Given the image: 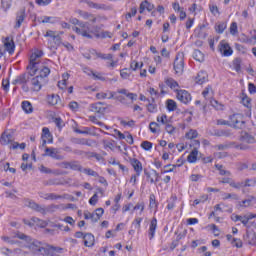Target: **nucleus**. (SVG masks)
Returning a JSON list of instances; mask_svg holds the SVG:
<instances>
[{
	"label": "nucleus",
	"instance_id": "nucleus-1",
	"mask_svg": "<svg viewBox=\"0 0 256 256\" xmlns=\"http://www.w3.org/2000/svg\"><path fill=\"white\" fill-rule=\"evenodd\" d=\"M70 23L74 25L72 27V31H74L76 35H80L85 39H93V37L99 38V33L97 32V30L91 29V27L89 26V22H83L77 18H71Z\"/></svg>",
	"mask_w": 256,
	"mask_h": 256
},
{
	"label": "nucleus",
	"instance_id": "nucleus-2",
	"mask_svg": "<svg viewBox=\"0 0 256 256\" xmlns=\"http://www.w3.org/2000/svg\"><path fill=\"white\" fill-rule=\"evenodd\" d=\"M25 206L29 207V209H33V211L41 213L42 215H47V213H55V211L59 209V205L52 204L45 207L37 204L35 201L30 199L25 200Z\"/></svg>",
	"mask_w": 256,
	"mask_h": 256
},
{
	"label": "nucleus",
	"instance_id": "nucleus-3",
	"mask_svg": "<svg viewBox=\"0 0 256 256\" xmlns=\"http://www.w3.org/2000/svg\"><path fill=\"white\" fill-rule=\"evenodd\" d=\"M41 57H43V51L41 50H36L30 56V63L27 66L28 75H30V77H35V75H37V67L43 64V63H40Z\"/></svg>",
	"mask_w": 256,
	"mask_h": 256
},
{
	"label": "nucleus",
	"instance_id": "nucleus-4",
	"mask_svg": "<svg viewBox=\"0 0 256 256\" xmlns=\"http://www.w3.org/2000/svg\"><path fill=\"white\" fill-rule=\"evenodd\" d=\"M239 141H241V144L235 143L234 148L239 149L240 151H248V149H251L249 144L255 143V137L247 132H241Z\"/></svg>",
	"mask_w": 256,
	"mask_h": 256
},
{
	"label": "nucleus",
	"instance_id": "nucleus-5",
	"mask_svg": "<svg viewBox=\"0 0 256 256\" xmlns=\"http://www.w3.org/2000/svg\"><path fill=\"white\" fill-rule=\"evenodd\" d=\"M173 68L176 75H183L185 69V53L178 52L174 59Z\"/></svg>",
	"mask_w": 256,
	"mask_h": 256
},
{
	"label": "nucleus",
	"instance_id": "nucleus-6",
	"mask_svg": "<svg viewBox=\"0 0 256 256\" xmlns=\"http://www.w3.org/2000/svg\"><path fill=\"white\" fill-rule=\"evenodd\" d=\"M256 199L255 196H247L244 200L238 201L236 203V209L238 211H243V209H247L248 207H253Z\"/></svg>",
	"mask_w": 256,
	"mask_h": 256
},
{
	"label": "nucleus",
	"instance_id": "nucleus-7",
	"mask_svg": "<svg viewBox=\"0 0 256 256\" xmlns=\"http://www.w3.org/2000/svg\"><path fill=\"white\" fill-rule=\"evenodd\" d=\"M231 219L235 223H237V221H240L242 223V225L247 226L249 221H251V219H256V214L248 213L244 216L232 214Z\"/></svg>",
	"mask_w": 256,
	"mask_h": 256
},
{
	"label": "nucleus",
	"instance_id": "nucleus-8",
	"mask_svg": "<svg viewBox=\"0 0 256 256\" xmlns=\"http://www.w3.org/2000/svg\"><path fill=\"white\" fill-rule=\"evenodd\" d=\"M218 50L223 57H231L233 55V48L225 40L220 41Z\"/></svg>",
	"mask_w": 256,
	"mask_h": 256
},
{
	"label": "nucleus",
	"instance_id": "nucleus-9",
	"mask_svg": "<svg viewBox=\"0 0 256 256\" xmlns=\"http://www.w3.org/2000/svg\"><path fill=\"white\" fill-rule=\"evenodd\" d=\"M44 157H51L52 159H56L57 161H63V159H65V156L60 155L59 150L53 147L45 148Z\"/></svg>",
	"mask_w": 256,
	"mask_h": 256
},
{
	"label": "nucleus",
	"instance_id": "nucleus-10",
	"mask_svg": "<svg viewBox=\"0 0 256 256\" xmlns=\"http://www.w3.org/2000/svg\"><path fill=\"white\" fill-rule=\"evenodd\" d=\"M45 83V79L41 78V76H35L31 78L30 85L32 91H39L42 89L43 84Z\"/></svg>",
	"mask_w": 256,
	"mask_h": 256
},
{
	"label": "nucleus",
	"instance_id": "nucleus-11",
	"mask_svg": "<svg viewBox=\"0 0 256 256\" xmlns=\"http://www.w3.org/2000/svg\"><path fill=\"white\" fill-rule=\"evenodd\" d=\"M176 97L178 101H180L181 103H184L185 105H187V103H190L191 101V94L186 90H177Z\"/></svg>",
	"mask_w": 256,
	"mask_h": 256
},
{
	"label": "nucleus",
	"instance_id": "nucleus-12",
	"mask_svg": "<svg viewBox=\"0 0 256 256\" xmlns=\"http://www.w3.org/2000/svg\"><path fill=\"white\" fill-rule=\"evenodd\" d=\"M77 15L85 19L86 21H90V23H97V19L101 18L100 16L96 17L95 14H91L87 11L77 10Z\"/></svg>",
	"mask_w": 256,
	"mask_h": 256
},
{
	"label": "nucleus",
	"instance_id": "nucleus-13",
	"mask_svg": "<svg viewBox=\"0 0 256 256\" xmlns=\"http://www.w3.org/2000/svg\"><path fill=\"white\" fill-rule=\"evenodd\" d=\"M130 164L132 165L137 177L141 176L143 173V164L137 158L130 159Z\"/></svg>",
	"mask_w": 256,
	"mask_h": 256
},
{
	"label": "nucleus",
	"instance_id": "nucleus-14",
	"mask_svg": "<svg viewBox=\"0 0 256 256\" xmlns=\"http://www.w3.org/2000/svg\"><path fill=\"white\" fill-rule=\"evenodd\" d=\"M4 49L9 53V55H13L15 53V42L10 37H6L4 41Z\"/></svg>",
	"mask_w": 256,
	"mask_h": 256
},
{
	"label": "nucleus",
	"instance_id": "nucleus-15",
	"mask_svg": "<svg viewBox=\"0 0 256 256\" xmlns=\"http://www.w3.org/2000/svg\"><path fill=\"white\" fill-rule=\"evenodd\" d=\"M103 105H105L104 102H96L90 105L89 107V111H91L92 113H100L103 114L106 110L105 107H103Z\"/></svg>",
	"mask_w": 256,
	"mask_h": 256
},
{
	"label": "nucleus",
	"instance_id": "nucleus-16",
	"mask_svg": "<svg viewBox=\"0 0 256 256\" xmlns=\"http://www.w3.org/2000/svg\"><path fill=\"white\" fill-rule=\"evenodd\" d=\"M37 71L39 73L37 77H41V79H45V77H49V75L51 74V69L44 64H40L39 66H37Z\"/></svg>",
	"mask_w": 256,
	"mask_h": 256
},
{
	"label": "nucleus",
	"instance_id": "nucleus-17",
	"mask_svg": "<svg viewBox=\"0 0 256 256\" xmlns=\"http://www.w3.org/2000/svg\"><path fill=\"white\" fill-rule=\"evenodd\" d=\"M86 5H88L90 7V9H97L100 11H109V6L105 5V4H99V3H95L93 1L90 0H85Z\"/></svg>",
	"mask_w": 256,
	"mask_h": 256
},
{
	"label": "nucleus",
	"instance_id": "nucleus-18",
	"mask_svg": "<svg viewBox=\"0 0 256 256\" xmlns=\"http://www.w3.org/2000/svg\"><path fill=\"white\" fill-rule=\"evenodd\" d=\"M144 175L147 177L151 184L158 183L159 181V173H157V170H151L150 172L145 170Z\"/></svg>",
	"mask_w": 256,
	"mask_h": 256
},
{
	"label": "nucleus",
	"instance_id": "nucleus-19",
	"mask_svg": "<svg viewBox=\"0 0 256 256\" xmlns=\"http://www.w3.org/2000/svg\"><path fill=\"white\" fill-rule=\"evenodd\" d=\"M25 17V8H22L17 13L15 29H19V27H21L22 23L25 21Z\"/></svg>",
	"mask_w": 256,
	"mask_h": 256
},
{
	"label": "nucleus",
	"instance_id": "nucleus-20",
	"mask_svg": "<svg viewBox=\"0 0 256 256\" xmlns=\"http://www.w3.org/2000/svg\"><path fill=\"white\" fill-rule=\"evenodd\" d=\"M244 240L248 245L256 244V233L254 231H246V235L244 236Z\"/></svg>",
	"mask_w": 256,
	"mask_h": 256
},
{
	"label": "nucleus",
	"instance_id": "nucleus-21",
	"mask_svg": "<svg viewBox=\"0 0 256 256\" xmlns=\"http://www.w3.org/2000/svg\"><path fill=\"white\" fill-rule=\"evenodd\" d=\"M42 141H43V145H47L48 143H51V141H53V138L51 136V132L49 131V128H43L42 129Z\"/></svg>",
	"mask_w": 256,
	"mask_h": 256
},
{
	"label": "nucleus",
	"instance_id": "nucleus-22",
	"mask_svg": "<svg viewBox=\"0 0 256 256\" xmlns=\"http://www.w3.org/2000/svg\"><path fill=\"white\" fill-rule=\"evenodd\" d=\"M27 81H29V76L25 73L20 74L16 77V79L13 80V85H25L27 84Z\"/></svg>",
	"mask_w": 256,
	"mask_h": 256
},
{
	"label": "nucleus",
	"instance_id": "nucleus-23",
	"mask_svg": "<svg viewBox=\"0 0 256 256\" xmlns=\"http://www.w3.org/2000/svg\"><path fill=\"white\" fill-rule=\"evenodd\" d=\"M96 99H115V92L107 90L106 92H99L96 94Z\"/></svg>",
	"mask_w": 256,
	"mask_h": 256
},
{
	"label": "nucleus",
	"instance_id": "nucleus-24",
	"mask_svg": "<svg viewBox=\"0 0 256 256\" xmlns=\"http://www.w3.org/2000/svg\"><path fill=\"white\" fill-rule=\"evenodd\" d=\"M84 245L85 247H93L95 245V236L91 233H86L84 235Z\"/></svg>",
	"mask_w": 256,
	"mask_h": 256
},
{
	"label": "nucleus",
	"instance_id": "nucleus-25",
	"mask_svg": "<svg viewBox=\"0 0 256 256\" xmlns=\"http://www.w3.org/2000/svg\"><path fill=\"white\" fill-rule=\"evenodd\" d=\"M165 84L167 85V87H170V89L175 91V93H177V91H179V83L177 81H175V79L166 78L165 79Z\"/></svg>",
	"mask_w": 256,
	"mask_h": 256
},
{
	"label": "nucleus",
	"instance_id": "nucleus-26",
	"mask_svg": "<svg viewBox=\"0 0 256 256\" xmlns=\"http://www.w3.org/2000/svg\"><path fill=\"white\" fill-rule=\"evenodd\" d=\"M42 199H45L46 201H55L57 199H65L66 196L63 195H57L55 193H47V194H43L41 195Z\"/></svg>",
	"mask_w": 256,
	"mask_h": 256
},
{
	"label": "nucleus",
	"instance_id": "nucleus-27",
	"mask_svg": "<svg viewBox=\"0 0 256 256\" xmlns=\"http://www.w3.org/2000/svg\"><path fill=\"white\" fill-rule=\"evenodd\" d=\"M145 9H147L148 11H153V9H155V6L151 3H149V1L144 0L140 4L139 13H141V14L144 13Z\"/></svg>",
	"mask_w": 256,
	"mask_h": 256
},
{
	"label": "nucleus",
	"instance_id": "nucleus-28",
	"mask_svg": "<svg viewBox=\"0 0 256 256\" xmlns=\"http://www.w3.org/2000/svg\"><path fill=\"white\" fill-rule=\"evenodd\" d=\"M157 230V218H153L150 222V227H149V239H153L155 237V231Z\"/></svg>",
	"mask_w": 256,
	"mask_h": 256
},
{
	"label": "nucleus",
	"instance_id": "nucleus-29",
	"mask_svg": "<svg viewBox=\"0 0 256 256\" xmlns=\"http://www.w3.org/2000/svg\"><path fill=\"white\" fill-rule=\"evenodd\" d=\"M74 143H75L76 145H87L88 147H92L93 144L95 143V141H93V140H87V139H85V138H76V139L74 140Z\"/></svg>",
	"mask_w": 256,
	"mask_h": 256
},
{
	"label": "nucleus",
	"instance_id": "nucleus-30",
	"mask_svg": "<svg viewBox=\"0 0 256 256\" xmlns=\"http://www.w3.org/2000/svg\"><path fill=\"white\" fill-rule=\"evenodd\" d=\"M11 141H13V135L7 134L6 132H4L0 139L1 145H9Z\"/></svg>",
	"mask_w": 256,
	"mask_h": 256
},
{
	"label": "nucleus",
	"instance_id": "nucleus-31",
	"mask_svg": "<svg viewBox=\"0 0 256 256\" xmlns=\"http://www.w3.org/2000/svg\"><path fill=\"white\" fill-rule=\"evenodd\" d=\"M220 183H227L228 185H230V187H233V189H241V185L237 184V182H235L231 178H223L222 180H220Z\"/></svg>",
	"mask_w": 256,
	"mask_h": 256
},
{
	"label": "nucleus",
	"instance_id": "nucleus-32",
	"mask_svg": "<svg viewBox=\"0 0 256 256\" xmlns=\"http://www.w3.org/2000/svg\"><path fill=\"white\" fill-rule=\"evenodd\" d=\"M118 93L120 95H125L128 99H130L131 101H135V99H137V94L131 93L129 92V90L127 89H119Z\"/></svg>",
	"mask_w": 256,
	"mask_h": 256
},
{
	"label": "nucleus",
	"instance_id": "nucleus-33",
	"mask_svg": "<svg viewBox=\"0 0 256 256\" xmlns=\"http://www.w3.org/2000/svg\"><path fill=\"white\" fill-rule=\"evenodd\" d=\"M207 77V72L200 71L196 76V83H198L199 85H203V83L207 81Z\"/></svg>",
	"mask_w": 256,
	"mask_h": 256
},
{
	"label": "nucleus",
	"instance_id": "nucleus-34",
	"mask_svg": "<svg viewBox=\"0 0 256 256\" xmlns=\"http://www.w3.org/2000/svg\"><path fill=\"white\" fill-rule=\"evenodd\" d=\"M197 155H199V151L193 149L187 157L188 163H197Z\"/></svg>",
	"mask_w": 256,
	"mask_h": 256
},
{
	"label": "nucleus",
	"instance_id": "nucleus-35",
	"mask_svg": "<svg viewBox=\"0 0 256 256\" xmlns=\"http://www.w3.org/2000/svg\"><path fill=\"white\" fill-rule=\"evenodd\" d=\"M215 167L219 171V175L231 177V172L229 170H225V166L221 164H215Z\"/></svg>",
	"mask_w": 256,
	"mask_h": 256
},
{
	"label": "nucleus",
	"instance_id": "nucleus-36",
	"mask_svg": "<svg viewBox=\"0 0 256 256\" xmlns=\"http://www.w3.org/2000/svg\"><path fill=\"white\" fill-rule=\"evenodd\" d=\"M231 147H235V142H228V143L216 145L215 149H218V151H225L226 149H231Z\"/></svg>",
	"mask_w": 256,
	"mask_h": 256
},
{
	"label": "nucleus",
	"instance_id": "nucleus-37",
	"mask_svg": "<svg viewBox=\"0 0 256 256\" xmlns=\"http://www.w3.org/2000/svg\"><path fill=\"white\" fill-rule=\"evenodd\" d=\"M193 59L199 63H203V61H205V55L202 54L200 50H194Z\"/></svg>",
	"mask_w": 256,
	"mask_h": 256
},
{
	"label": "nucleus",
	"instance_id": "nucleus-38",
	"mask_svg": "<svg viewBox=\"0 0 256 256\" xmlns=\"http://www.w3.org/2000/svg\"><path fill=\"white\" fill-rule=\"evenodd\" d=\"M22 109L25 113H33V105L29 101L22 102Z\"/></svg>",
	"mask_w": 256,
	"mask_h": 256
},
{
	"label": "nucleus",
	"instance_id": "nucleus-39",
	"mask_svg": "<svg viewBox=\"0 0 256 256\" xmlns=\"http://www.w3.org/2000/svg\"><path fill=\"white\" fill-rule=\"evenodd\" d=\"M47 101H48L49 105L55 106L60 101L59 95L52 94V95L47 97Z\"/></svg>",
	"mask_w": 256,
	"mask_h": 256
},
{
	"label": "nucleus",
	"instance_id": "nucleus-40",
	"mask_svg": "<svg viewBox=\"0 0 256 256\" xmlns=\"http://www.w3.org/2000/svg\"><path fill=\"white\" fill-rule=\"evenodd\" d=\"M226 29H227V23H225V22H218V23H216V25H215V31H216V33L221 34V33H223V31H225Z\"/></svg>",
	"mask_w": 256,
	"mask_h": 256
},
{
	"label": "nucleus",
	"instance_id": "nucleus-41",
	"mask_svg": "<svg viewBox=\"0 0 256 256\" xmlns=\"http://www.w3.org/2000/svg\"><path fill=\"white\" fill-rule=\"evenodd\" d=\"M185 137L186 139L193 141V139H197V137H199V132H197V130L190 129L189 132L185 134Z\"/></svg>",
	"mask_w": 256,
	"mask_h": 256
},
{
	"label": "nucleus",
	"instance_id": "nucleus-42",
	"mask_svg": "<svg viewBox=\"0 0 256 256\" xmlns=\"http://www.w3.org/2000/svg\"><path fill=\"white\" fill-rule=\"evenodd\" d=\"M175 169H177V165L175 164H168L164 166V169L161 170V174H165V173H173V171H175Z\"/></svg>",
	"mask_w": 256,
	"mask_h": 256
},
{
	"label": "nucleus",
	"instance_id": "nucleus-43",
	"mask_svg": "<svg viewBox=\"0 0 256 256\" xmlns=\"http://www.w3.org/2000/svg\"><path fill=\"white\" fill-rule=\"evenodd\" d=\"M32 221L37 225V227H41L42 229L47 227V225H49L47 221L41 220L39 218H32Z\"/></svg>",
	"mask_w": 256,
	"mask_h": 256
},
{
	"label": "nucleus",
	"instance_id": "nucleus-44",
	"mask_svg": "<svg viewBox=\"0 0 256 256\" xmlns=\"http://www.w3.org/2000/svg\"><path fill=\"white\" fill-rule=\"evenodd\" d=\"M210 104L214 107V109H216V111H223L224 109V105L219 103V101L212 99L210 100Z\"/></svg>",
	"mask_w": 256,
	"mask_h": 256
},
{
	"label": "nucleus",
	"instance_id": "nucleus-45",
	"mask_svg": "<svg viewBox=\"0 0 256 256\" xmlns=\"http://www.w3.org/2000/svg\"><path fill=\"white\" fill-rule=\"evenodd\" d=\"M97 57H99V59H104L106 61H113V54H103V53H100V52H96L95 50H93Z\"/></svg>",
	"mask_w": 256,
	"mask_h": 256
},
{
	"label": "nucleus",
	"instance_id": "nucleus-46",
	"mask_svg": "<svg viewBox=\"0 0 256 256\" xmlns=\"http://www.w3.org/2000/svg\"><path fill=\"white\" fill-rule=\"evenodd\" d=\"M166 107H167L168 111H175L177 109V102L169 99L166 102Z\"/></svg>",
	"mask_w": 256,
	"mask_h": 256
},
{
	"label": "nucleus",
	"instance_id": "nucleus-47",
	"mask_svg": "<svg viewBox=\"0 0 256 256\" xmlns=\"http://www.w3.org/2000/svg\"><path fill=\"white\" fill-rule=\"evenodd\" d=\"M12 3H13V0H1V7L3 11H9V9H11Z\"/></svg>",
	"mask_w": 256,
	"mask_h": 256
},
{
	"label": "nucleus",
	"instance_id": "nucleus-48",
	"mask_svg": "<svg viewBox=\"0 0 256 256\" xmlns=\"http://www.w3.org/2000/svg\"><path fill=\"white\" fill-rule=\"evenodd\" d=\"M227 199H233L234 201H239V195L235 193H224L223 200L227 201Z\"/></svg>",
	"mask_w": 256,
	"mask_h": 256
},
{
	"label": "nucleus",
	"instance_id": "nucleus-49",
	"mask_svg": "<svg viewBox=\"0 0 256 256\" xmlns=\"http://www.w3.org/2000/svg\"><path fill=\"white\" fill-rule=\"evenodd\" d=\"M147 110L149 113H157V104H155V99L152 98V102H149Z\"/></svg>",
	"mask_w": 256,
	"mask_h": 256
},
{
	"label": "nucleus",
	"instance_id": "nucleus-50",
	"mask_svg": "<svg viewBox=\"0 0 256 256\" xmlns=\"http://www.w3.org/2000/svg\"><path fill=\"white\" fill-rule=\"evenodd\" d=\"M245 126V120L243 114H241L240 120H237L236 123H234L235 129H243Z\"/></svg>",
	"mask_w": 256,
	"mask_h": 256
},
{
	"label": "nucleus",
	"instance_id": "nucleus-51",
	"mask_svg": "<svg viewBox=\"0 0 256 256\" xmlns=\"http://www.w3.org/2000/svg\"><path fill=\"white\" fill-rule=\"evenodd\" d=\"M69 169H72V171H81V165L77 161H71L69 162Z\"/></svg>",
	"mask_w": 256,
	"mask_h": 256
},
{
	"label": "nucleus",
	"instance_id": "nucleus-52",
	"mask_svg": "<svg viewBox=\"0 0 256 256\" xmlns=\"http://www.w3.org/2000/svg\"><path fill=\"white\" fill-rule=\"evenodd\" d=\"M231 125H235L236 121H241V113L233 114L229 117Z\"/></svg>",
	"mask_w": 256,
	"mask_h": 256
},
{
	"label": "nucleus",
	"instance_id": "nucleus-53",
	"mask_svg": "<svg viewBox=\"0 0 256 256\" xmlns=\"http://www.w3.org/2000/svg\"><path fill=\"white\" fill-rule=\"evenodd\" d=\"M233 67L237 73L241 71V58H236L233 60Z\"/></svg>",
	"mask_w": 256,
	"mask_h": 256
},
{
	"label": "nucleus",
	"instance_id": "nucleus-54",
	"mask_svg": "<svg viewBox=\"0 0 256 256\" xmlns=\"http://www.w3.org/2000/svg\"><path fill=\"white\" fill-rule=\"evenodd\" d=\"M141 147L142 149H144L145 151H151V149H153V143L149 142V141H143L141 143Z\"/></svg>",
	"mask_w": 256,
	"mask_h": 256
},
{
	"label": "nucleus",
	"instance_id": "nucleus-55",
	"mask_svg": "<svg viewBox=\"0 0 256 256\" xmlns=\"http://www.w3.org/2000/svg\"><path fill=\"white\" fill-rule=\"evenodd\" d=\"M52 41L54 42V45H51L53 49H55V47H59V45H61V36H59V34H56Z\"/></svg>",
	"mask_w": 256,
	"mask_h": 256
},
{
	"label": "nucleus",
	"instance_id": "nucleus-56",
	"mask_svg": "<svg viewBox=\"0 0 256 256\" xmlns=\"http://www.w3.org/2000/svg\"><path fill=\"white\" fill-rule=\"evenodd\" d=\"M165 131L168 132L169 135H174L176 128L168 122L165 124Z\"/></svg>",
	"mask_w": 256,
	"mask_h": 256
},
{
	"label": "nucleus",
	"instance_id": "nucleus-57",
	"mask_svg": "<svg viewBox=\"0 0 256 256\" xmlns=\"http://www.w3.org/2000/svg\"><path fill=\"white\" fill-rule=\"evenodd\" d=\"M83 172L86 174V175H89L91 177H99V173L95 172L93 169L91 168H85L83 170Z\"/></svg>",
	"mask_w": 256,
	"mask_h": 256
},
{
	"label": "nucleus",
	"instance_id": "nucleus-58",
	"mask_svg": "<svg viewBox=\"0 0 256 256\" xmlns=\"http://www.w3.org/2000/svg\"><path fill=\"white\" fill-rule=\"evenodd\" d=\"M158 123H161L162 125H167L169 123V120L167 119V116L165 114H162L157 117Z\"/></svg>",
	"mask_w": 256,
	"mask_h": 256
},
{
	"label": "nucleus",
	"instance_id": "nucleus-59",
	"mask_svg": "<svg viewBox=\"0 0 256 256\" xmlns=\"http://www.w3.org/2000/svg\"><path fill=\"white\" fill-rule=\"evenodd\" d=\"M149 129L151 133H157V131H159V124L157 122H151L149 124Z\"/></svg>",
	"mask_w": 256,
	"mask_h": 256
},
{
	"label": "nucleus",
	"instance_id": "nucleus-60",
	"mask_svg": "<svg viewBox=\"0 0 256 256\" xmlns=\"http://www.w3.org/2000/svg\"><path fill=\"white\" fill-rule=\"evenodd\" d=\"M209 9H210V13H212V15H214V16L221 15V12H219V7H217V5H210Z\"/></svg>",
	"mask_w": 256,
	"mask_h": 256
},
{
	"label": "nucleus",
	"instance_id": "nucleus-61",
	"mask_svg": "<svg viewBox=\"0 0 256 256\" xmlns=\"http://www.w3.org/2000/svg\"><path fill=\"white\" fill-rule=\"evenodd\" d=\"M231 243L233 247H237L238 249H241V247H243V242L241 241V239L233 238Z\"/></svg>",
	"mask_w": 256,
	"mask_h": 256
},
{
	"label": "nucleus",
	"instance_id": "nucleus-62",
	"mask_svg": "<svg viewBox=\"0 0 256 256\" xmlns=\"http://www.w3.org/2000/svg\"><path fill=\"white\" fill-rule=\"evenodd\" d=\"M25 147H26L25 143L19 144L18 142H14L11 144L10 149H22L23 150V149H25Z\"/></svg>",
	"mask_w": 256,
	"mask_h": 256
},
{
	"label": "nucleus",
	"instance_id": "nucleus-63",
	"mask_svg": "<svg viewBox=\"0 0 256 256\" xmlns=\"http://www.w3.org/2000/svg\"><path fill=\"white\" fill-rule=\"evenodd\" d=\"M44 185H61V182L57 178L49 179L44 182Z\"/></svg>",
	"mask_w": 256,
	"mask_h": 256
},
{
	"label": "nucleus",
	"instance_id": "nucleus-64",
	"mask_svg": "<svg viewBox=\"0 0 256 256\" xmlns=\"http://www.w3.org/2000/svg\"><path fill=\"white\" fill-rule=\"evenodd\" d=\"M149 207H150V209H154L155 207H157V201L155 200L154 194L150 195Z\"/></svg>",
	"mask_w": 256,
	"mask_h": 256
}]
</instances>
